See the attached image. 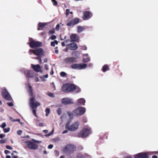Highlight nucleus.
<instances>
[{
	"label": "nucleus",
	"mask_w": 158,
	"mask_h": 158,
	"mask_svg": "<svg viewBox=\"0 0 158 158\" xmlns=\"http://www.w3.org/2000/svg\"><path fill=\"white\" fill-rule=\"evenodd\" d=\"M78 90L77 92L80 91V89L78 87L77 88L74 85L71 84H66L63 85L62 87V91L66 93L71 92L75 89Z\"/></svg>",
	"instance_id": "obj_1"
},
{
	"label": "nucleus",
	"mask_w": 158,
	"mask_h": 158,
	"mask_svg": "<svg viewBox=\"0 0 158 158\" xmlns=\"http://www.w3.org/2000/svg\"><path fill=\"white\" fill-rule=\"evenodd\" d=\"M29 106L32 109V112L33 114L36 116H37L36 115V108L38 106L40 105V104L39 102H37L34 97H32L29 99Z\"/></svg>",
	"instance_id": "obj_2"
},
{
	"label": "nucleus",
	"mask_w": 158,
	"mask_h": 158,
	"mask_svg": "<svg viewBox=\"0 0 158 158\" xmlns=\"http://www.w3.org/2000/svg\"><path fill=\"white\" fill-rule=\"evenodd\" d=\"M80 124V122L78 121L74 122L70 125L69 122H67L65 125V128L70 131H75L78 129Z\"/></svg>",
	"instance_id": "obj_3"
},
{
	"label": "nucleus",
	"mask_w": 158,
	"mask_h": 158,
	"mask_svg": "<svg viewBox=\"0 0 158 158\" xmlns=\"http://www.w3.org/2000/svg\"><path fill=\"white\" fill-rule=\"evenodd\" d=\"M23 143H25L24 147L25 148H28L30 149L35 150L38 148V146L37 144L30 140L24 141Z\"/></svg>",
	"instance_id": "obj_4"
},
{
	"label": "nucleus",
	"mask_w": 158,
	"mask_h": 158,
	"mask_svg": "<svg viewBox=\"0 0 158 158\" xmlns=\"http://www.w3.org/2000/svg\"><path fill=\"white\" fill-rule=\"evenodd\" d=\"M92 133L90 129L84 128L82 129L80 132L78 133V137H79L85 138L87 137Z\"/></svg>",
	"instance_id": "obj_5"
},
{
	"label": "nucleus",
	"mask_w": 158,
	"mask_h": 158,
	"mask_svg": "<svg viewBox=\"0 0 158 158\" xmlns=\"http://www.w3.org/2000/svg\"><path fill=\"white\" fill-rule=\"evenodd\" d=\"M76 150V146L73 144H69L65 146L63 149V151L66 154H69L75 151Z\"/></svg>",
	"instance_id": "obj_6"
},
{
	"label": "nucleus",
	"mask_w": 158,
	"mask_h": 158,
	"mask_svg": "<svg viewBox=\"0 0 158 158\" xmlns=\"http://www.w3.org/2000/svg\"><path fill=\"white\" fill-rule=\"evenodd\" d=\"M87 64L84 63L74 64H72L71 67L73 69L75 70H82L85 69Z\"/></svg>",
	"instance_id": "obj_7"
},
{
	"label": "nucleus",
	"mask_w": 158,
	"mask_h": 158,
	"mask_svg": "<svg viewBox=\"0 0 158 158\" xmlns=\"http://www.w3.org/2000/svg\"><path fill=\"white\" fill-rule=\"evenodd\" d=\"M86 109L85 107H80L75 109L73 111L74 115L79 116L84 114L85 112Z\"/></svg>",
	"instance_id": "obj_8"
},
{
	"label": "nucleus",
	"mask_w": 158,
	"mask_h": 158,
	"mask_svg": "<svg viewBox=\"0 0 158 158\" xmlns=\"http://www.w3.org/2000/svg\"><path fill=\"white\" fill-rule=\"evenodd\" d=\"M29 53L30 55L33 53L36 55L41 56L44 55L45 52L42 49L39 48L35 50L30 49L29 51Z\"/></svg>",
	"instance_id": "obj_9"
},
{
	"label": "nucleus",
	"mask_w": 158,
	"mask_h": 158,
	"mask_svg": "<svg viewBox=\"0 0 158 158\" xmlns=\"http://www.w3.org/2000/svg\"><path fill=\"white\" fill-rule=\"evenodd\" d=\"M30 42L29 44L30 46L32 48H35L37 47L41 46L42 45V43L34 40L31 39H30Z\"/></svg>",
	"instance_id": "obj_10"
},
{
	"label": "nucleus",
	"mask_w": 158,
	"mask_h": 158,
	"mask_svg": "<svg viewBox=\"0 0 158 158\" xmlns=\"http://www.w3.org/2000/svg\"><path fill=\"white\" fill-rule=\"evenodd\" d=\"M2 95L3 97L6 99L11 101L12 98L7 91L5 89H3L2 91Z\"/></svg>",
	"instance_id": "obj_11"
},
{
	"label": "nucleus",
	"mask_w": 158,
	"mask_h": 158,
	"mask_svg": "<svg viewBox=\"0 0 158 158\" xmlns=\"http://www.w3.org/2000/svg\"><path fill=\"white\" fill-rule=\"evenodd\" d=\"M61 102L64 105H67L73 104V99L71 98H65L61 99Z\"/></svg>",
	"instance_id": "obj_12"
},
{
	"label": "nucleus",
	"mask_w": 158,
	"mask_h": 158,
	"mask_svg": "<svg viewBox=\"0 0 158 158\" xmlns=\"http://www.w3.org/2000/svg\"><path fill=\"white\" fill-rule=\"evenodd\" d=\"M79 21V19L78 18H74L68 21L67 25L68 26H73L78 23Z\"/></svg>",
	"instance_id": "obj_13"
},
{
	"label": "nucleus",
	"mask_w": 158,
	"mask_h": 158,
	"mask_svg": "<svg viewBox=\"0 0 158 158\" xmlns=\"http://www.w3.org/2000/svg\"><path fill=\"white\" fill-rule=\"evenodd\" d=\"M76 62L75 58L74 57H68L64 59L63 62L64 64H68Z\"/></svg>",
	"instance_id": "obj_14"
},
{
	"label": "nucleus",
	"mask_w": 158,
	"mask_h": 158,
	"mask_svg": "<svg viewBox=\"0 0 158 158\" xmlns=\"http://www.w3.org/2000/svg\"><path fill=\"white\" fill-rule=\"evenodd\" d=\"M148 154L145 152H140L135 154L134 158H148Z\"/></svg>",
	"instance_id": "obj_15"
},
{
	"label": "nucleus",
	"mask_w": 158,
	"mask_h": 158,
	"mask_svg": "<svg viewBox=\"0 0 158 158\" xmlns=\"http://www.w3.org/2000/svg\"><path fill=\"white\" fill-rule=\"evenodd\" d=\"M36 75V73H35L32 70H29L27 71L26 77L27 78H33Z\"/></svg>",
	"instance_id": "obj_16"
},
{
	"label": "nucleus",
	"mask_w": 158,
	"mask_h": 158,
	"mask_svg": "<svg viewBox=\"0 0 158 158\" xmlns=\"http://www.w3.org/2000/svg\"><path fill=\"white\" fill-rule=\"evenodd\" d=\"M70 49L71 50H75L78 48V46L77 44L75 43L68 44L67 45Z\"/></svg>",
	"instance_id": "obj_17"
},
{
	"label": "nucleus",
	"mask_w": 158,
	"mask_h": 158,
	"mask_svg": "<svg viewBox=\"0 0 158 158\" xmlns=\"http://www.w3.org/2000/svg\"><path fill=\"white\" fill-rule=\"evenodd\" d=\"M70 39L72 42H77L79 40V37L76 34H74L71 35Z\"/></svg>",
	"instance_id": "obj_18"
},
{
	"label": "nucleus",
	"mask_w": 158,
	"mask_h": 158,
	"mask_svg": "<svg viewBox=\"0 0 158 158\" xmlns=\"http://www.w3.org/2000/svg\"><path fill=\"white\" fill-rule=\"evenodd\" d=\"M26 88L28 91L29 95L31 96L33 95V93L32 92V87L29 84H26Z\"/></svg>",
	"instance_id": "obj_19"
},
{
	"label": "nucleus",
	"mask_w": 158,
	"mask_h": 158,
	"mask_svg": "<svg viewBox=\"0 0 158 158\" xmlns=\"http://www.w3.org/2000/svg\"><path fill=\"white\" fill-rule=\"evenodd\" d=\"M90 17V14L89 11H85L83 13V19L84 20H87Z\"/></svg>",
	"instance_id": "obj_20"
},
{
	"label": "nucleus",
	"mask_w": 158,
	"mask_h": 158,
	"mask_svg": "<svg viewBox=\"0 0 158 158\" xmlns=\"http://www.w3.org/2000/svg\"><path fill=\"white\" fill-rule=\"evenodd\" d=\"M31 67L36 72H39L41 70V68L39 65H34L33 64H31Z\"/></svg>",
	"instance_id": "obj_21"
},
{
	"label": "nucleus",
	"mask_w": 158,
	"mask_h": 158,
	"mask_svg": "<svg viewBox=\"0 0 158 158\" xmlns=\"http://www.w3.org/2000/svg\"><path fill=\"white\" fill-rule=\"evenodd\" d=\"M85 100L83 98H81L77 100V104L78 105H85Z\"/></svg>",
	"instance_id": "obj_22"
},
{
	"label": "nucleus",
	"mask_w": 158,
	"mask_h": 158,
	"mask_svg": "<svg viewBox=\"0 0 158 158\" xmlns=\"http://www.w3.org/2000/svg\"><path fill=\"white\" fill-rule=\"evenodd\" d=\"M72 55L76 58H78L80 56V53L77 51H74L72 53Z\"/></svg>",
	"instance_id": "obj_23"
},
{
	"label": "nucleus",
	"mask_w": 158,
	"mask_h": 158,
	"mask_svg": "<svg viewBox=\"0 0 158 158\" xmlns=\"http://www.w3.org/2000/svg\"><path fill=\"white\" fill-rule=\"evenodd\" d=\"M46 24L44 23H39L38 24L39 27L38 30H42L44 28Z\"/></svg>",
	"instance_id": "obj_24"
},
{
	"label": "nucleus",
	"mask_w": 158,
	"mask_h": 158,
	"mask_svg": "<svg viewBox=\"0 0 158 158\" xmlns=\"http://www.w3.org/2000/svg\"><path fill=\"white\" fill-rule=\"evenodd\" d=\"M84 27L81 26H78L77 27V32L78 33H81L82 31L85 30Z\"/></svg>",
	"instance_id": "obj_25"
},
{
	"label": "nucleus",
	"mask_w": 158,
	"mask_h": 158,
	"mask_svg": "<svg viewBox=\"0 0 158 158\" xmlns=\"http://www.w3.org/2000/svg\"><path fill=\"white\" fill-rule=\"evenodd\" d=\"M90 58L89 57H83L82 61L83 62L86 63L90 61Z\"/></svg>",
	"instance_id": "obj_26"
},
{
	"label": "nucleus",
	"mask_w": 158,
	"mask_h": 158,
	"mask_svg": "<svg viewBox=\"0 0 158 158\" xmlns=\"http://www.w3.org/2000/svg\"><path fill=\"white\" fill-rule=\"evenodd\" d=\"M67 114L70 118H73V115H74L73 113H72L70 111H68L67 112Z\"/></svg>",
	"instance_id": "obj_27"
},
{
	"label": "nucleus",
	"mask_w": 158,
	"mask_h": 158,
	"mask_svg": "<svg viewBox=\"0 0 158 158\" xmlns=\"http://www.w3.org/2000/svg\"><path fill=\"white\" fill-rule=\"evenodd\" d=\"M109 68L107 64L105 65L102 68V71L103 72H106V70H108Z\"/></svg>",
	"instance_id": "obj_28"
},
{
	"label": "nucleus",
	"mask_w": 158,
	"mask_h": 158,
	"mask_svg": "<svg viewBox=\"0 0 158 158\" xmlns=\"http://www.w3.org/2000/svg\"><path fill=\"white\" fill-rule=\"evenodd\" d=\"M58 43V42L56 40H55L51 42V46L54 47L55 44H57Z\"/></svg>",
	"instance_id": "obj_29"
},
{
	"label": "nucleus",
	"mask_w": 158,
	"mask_h": 158,
	"mask_svg": "<svg viewBox=\"0 0 158 158\" xmlns=\"http://www.w3.org/2000/svg\"><path fill=\"white\" fill-rule=\"evenodd\" d=\"M57 114L59 115H60L61 113H62V110L61 108H58L57 110Z\"/></svg>",
	"instance_id": "obj_30"
},
{
	"label": "nucleus",
	"mask_w": 158,
	"mask_h": 158,
	"mask_svg": "<svg viewBox=\"0 0 158 158\" xmlns=\"http://www.w3.org/2000/svg\"><path fill=\"white\" fill-rule=\"evenodd\" d=\"M45 112L46 113V115L47 116L48 115V114L50 113V110L49 108H46L45 110Z\"/></svg>",
	"instance_id": "obj_31"
},
{
	"label": "nucleus",
	"mask_w": 158,
	"mask_h": 158,
	"mask_svg": "<svg viewBox=\"0 0 158 158\" xmlns=\"http://www.w3.org/2000/svg\"><path fill=\"white\" fill-rule=\"evenodd\" d=\"M28 70H26L25 68H22L21 69L20 71L22 73H25L26 71H27Z\"/></svg>",
	"instance_id": "obj_32"
},
{
	"label": "nucleus",
	"mask_w": 158,
	"mask_h": 158,
	"mask_svg": "<svg viewBox=\"0 0 158 158\" xmlns=\"http://www.w3.org/2000/svg\"><path fill=\"white\" fill-rule=\"evenodd\" d=\"M48 77V74H47L46 75L44 76L43 77H40V78L41 79L42 81H44L45 80L44 79V78H47Z\"/></svg>",
	"instance_id": "obj_33"
},
{
	"label": "nucleus",
	"mask_w": 158,
	"mask_h": 158,
	"mask_svg": "<svg viewBox=\"0 0 158 158\" xmlns=\"http://www.w3.org/2000/svg\"><path fill=\"white\" fill-rule=\"evenodd\" d=\"M6 126V123L5 122H3L2 123V125L0 126V127L4 129L5 128V127Z\"/></svg>",
	"instance_id": "obj_34"
},
{
	"label": "nucleus",
	"mask_w": 158,
	"mask_h": 158,
	"mask_svg": "<svg viewBox=\"0 0 158 158\" xmlns=\"http://www.w3.org/2000/svg\"><path fill=\"white\" fill-rule=\"evenodd\" d=\"M7 141V139H4L1 140H0V143L1 144L5 143Z\"/></svg>",
	"instance_id": "obj_35"
},
{
	"label": "nucleus",
	"mask_w": 158,
	"mask_h": 158,
	"mask_svg": "<svg viewBox=\"0 0 158 158\" xmlns=\"http://www.w3.org/2000/svg\"><path fill=\"white\" fill-rule=\"evenodd\" d=\"M10 130V128L9 127L7 128H5L3 129V131L4 132L7 133Z\"/></svg>",
	"instance_id": "obj_36"
},
{
	"label": "nucleus",
	"mask_w": 158,
	"mask_h": 158,
	"mask_svg": "<svg viewBox=\"0 0 158 158\" xmlns=\"http://www.w3.org/2000/svg\"><path fill=\"white\" fill-rule=\"evenodd\" d=\"M56 35H52L50 37L49 39H51L52 40H53L56 39Z\"/></svg>",
	"instance_id": "obj_37"
},
{
	"label": "nucleus",
	"mask_w": 158,
	"mask_h": 158,
	"mask_svg": "<svg viewBox=\"0 0 158 158\" xmlns=\"http://www.w3.org/2000/svg\"><path fill=\"white\" fill-rule=\"evenodd\" d=\"M55 33V30L52 29V30H50L49 31V34H52Z\"/></svg>",
	"instance_id": "obj_38"
},
{
	"label": "nucleus",
	"mask_w": 158,
	"mask_h": 158,
	"mask_svg": "<svg viewBox=\"0 0 158 158\" xmlns=\"http://www.w3.org/2000/svg\"><path fill=\"white\" fill-rule=\"evenodd\" d=\"M66 73L64 72H61L60 73L61 76L63 77L65 76L66 75Z\"/></svg>",
	"instance_id": "obj_39"
},
{
	"label": "nucleus",
	"mask_w": 158,
	"mask_h": 158,
	"mask_svg": "<svg viewBox=\"0 0 158 158\" xmlns=\"http://www.w3.org/2000/svg\"><path fill=\"white\" fill-rule=\"evenodd\" d=\"M48 95L51 97H55L54 94L52 93H49L48 94Z\"/></svg>",
	"instance_id": "obj_40"
},
{
	"label": "nucleus",
	"mask_w": 158,
	"mask_h": 158,
	"mask_svg": "<svg viewBox=\"0 0 158 158\" xmlns=\"http://www.w3.org/2000/svg\"><path fill=\"white\" fill-rule=\"evenodd\" d=\"M22 133V131L21 130H19L17 131V134L19 135H21Z\"/></svg>",
	"instance_id": "obj_41"
},
{
	"label": "nucleus",
	"mask_w": 158,
	"mask_h": 158,
	"mask_svg": "<svg viewBox=\"0 0 158 158\" xmlns=\"http://www.w3.org/2000/svg\"><path fill=\"white\" fill-rule=\"evenodd\" d=\"M34 77V80L35 82H38V81H39V79L38 77H37L36 76V75H35V76Z\"/></svg>",
	"instance_id": "obj_42"
},
{
	"label": "nucleus",
	"mask_w": 158,
	"mask_h": 158,
	"mask_svg": "<svg viewBox=\"0 0 158 158\" xmlns=\"http://www.w3.org/2000/svg\"><path fill=\"white\" fill-rule=\"evenodd\" d=\"M36 124L40 127H42L44 126V123H40L39 124L37 123H36Z\"/></svg>",
	"instance_id": "obj_43"
},
{
	"label": "nucleus",
	"mask_w": 158,
	"mask_h": 158,
	"mask_svg": "<svg viewBox=\"0 0 158 158\" xmlns=\"http://www.w3.org/2000/svg\"><path fill=\"white\" fill-rule=\"evenodd\" d=\"M69 11L70 10L69 9H66L65 15L67 16L68 15L69 13Z\"/></svg>",
	"instance_id": "obj_44"
},
{
	"label": "nucleus",
	"mask_w": 158,
	"mask_h": 158,
	"mask_svg": "<svg viewBox=\"0 0 158 158\" xmlns=\"http://www.w3.org/2000/svg\"><path fill=\"white\" fill-rule=\"evenodd\" d=\"M60 26L59 24H57L56 27V31H59L60 29Z\"/></svg>",
	"instance_id": "obj_45"
},
{
	"label": "nucleus",
	"mask_w": 158,
	"mask_h": 158,
	"mask_svg": "<svg viewBox=\"0 0 158 158\" xmlns=\"http://www.w3.org/2000/svg\"><path fill=\"white\" fill-rule=\"evenodd\" d=\"M52 2L53 3V5L56 6L57 5V2L55 0H52Z\"/></svg>",
	"instance_id": "obj_46"
},
{
	"label": "nucleus",
	"mask_w": 158,
	"mask_h": 158,
	"mask_svg": "<svg viewBox=\"0 0 158 158\" xmlns=\"http://www.w3.org/2000/svg\"><path fill=\"white\" fill-rule=\"evenodd\" d=\"M64 41L66 43V45H67V44H68V43H69L70 42H72L71 41V40H65Z\"/></svg>",
	"instance_id": "obj_47"
},
{
	"label": "nucleus",
	"mask_w": 158,
	"mask_h": 158,
	"mask_svg": "<svg viewBox=\"0 0 158 158\" xmlns=\"http://www.w3.org/2000/svg\"><path fill=\"white\" fill-rule=\"evenodd\" d=\"M6 147L7 149H10V150L12 149V148L11 146H9V145H6Z\"/></svg>",
	"instance_id": "obj_48"
},
{
	"label": "nucleus",
	"mask_w": 158,
	"mask_h": 158,
	"mask_svg": "<svg viewBox=\"0 0 158 158\" xmlns=\"http://www.w3.org/2000/svg\"><path fill=\"white\" fill-rule=\"evenodd\" d=\"M33 140L35 142L38 143H42L41 141L35 140V139H33Z\"/></svg>",
	"instance_id": "obj_49"
},
{
	"label": "nucleus",
	"mask_w": 158,
	"mask_h": 158,
	"mask_svg": "<svg viewBox=\"0 0 158 158\" xmlns=\"http://www.w3.org/2000/svg\"><path fill=\"white\" fill-rule=\"evenodd\" d=\"M44 68L46 70H48V66L47 64H45L44 65Z\"/></svg>",
	"instance_id": "obj_50"
},
{
	"label": "nucleus",
	"mask_w": 158,
	"mask_h": 158,
	"mask_svg": "<svg viewBox=\"0 0 158 158\" xmlns=\"http://www.w3.org/2000/svg\"><path fill=\"white\" fill-rule=\"evenodd\" d=\"M7 104L9 106H13L14 105L13 103L12 102H7Z\"/></svg>",
	"instance_id": "obj_51"
},
{
	"label": "nucleus",
	"mask_w": 158,
	"mask_h": 158,
	"mask_svg": "<svg viewBox=\"0 0 158 158\" xmlns=\"http://www.w3.org/2000/svg\"><path fill=\"white\" fill-rule=\"evenodd\" d=\"M53 147V145L52 144H50L48 146V149H51Z\"/></svg>",
	"instance_id": "obj_52"
},
{
	"label": "nucleus",
	"mask_w": 158,
	"mask_h": 158,
	"mask_svg": "<svg viewBox=\"0 0 158 158\" xmlns=\"http://www.w3.org/2000/svg\"><path fill=\"white\" fill-rule=\"evenodd\" d=\"M55 155L56 156H58L59 155V153L58 151H55Z\"/></svg>",
	"instance_id": "obj_53"
},
{
	"label": "nucleus",
	"mask_w": 158,
	"mask_h": 158,
	"mask_svg": "<svg viewBox=\"0 0 158 158\" xmlns=\"http://www.w3.org/2000/svg\"><path fill=\"white\" fill-rule=\"evenodd\" d=\"M14 121H17V122H19L20 124H22V123L20 121V119H15L14 120Z\"/></svg>",
	"instance_id": "obj_54"
},
{
	"label": "nucleus",
	"mask_w": 158,
	"mask_h": 158,
	"mask_svg": "<svg viewBox=\"0 0 158 158\" xmlns=\"http://www.w3.org/2000/svg\"><path fill=\"white\" fill-rule=\"evenodd\" d=\"M4 152L6 154H9L10 153V151L7 150H5L4 151Z\"/></svg>",
	"instance_id": "obj_55"
},
{
	"label": "nucleus",
	"mask_w": 158,
	"mask_h": 158,
	"mask_svg": "<svg viewBox=\"0 0 158 158\" xmlns=\"http://www.w3.org/2000/svg\"><path fill=\"white\" fill-rule=\"evenodd\" d=\"M5 135L4 134H0V138H2L3 137L5 136Z\"/></svg>",
	"instance_id": "obj_56"
},
{
	"label": "nucleus",
	"mask_w": 158,
	"mask_h": 158,
	"mask_svg": "<svg viewBox=\"0 0 158 158\" xmlns=\"http://www.w3.org/2000/svg\"><path fill=\"white\" fill-rule=\"evenodd\" d=\"M68 132V131L67 130H65L64 131H63L62 132V134H64L67 133Z\"/></svg>",
	"instance_id": "obj_57"
},
{
	"label": "nucleus",
	"mask_w": 158,
	"mask_h": 158,
	"mask_svg": "<svg viewBox=\"0 0 158 158\" xmlns=\"http://www.w3.org/2000/svg\"><path fill=\"white\" fill-rule=\"evenodd\" d=\"M83 57H88V54H84L83 55Z\"/></svg>",
	"instance_id": "obj_58"
},
{
	"label": "nucleus",
	"mask_w": 158,
	"mask_h": 158,
	"mask_svg": "<svg viewBox=\"0 0 158 158\" xmlns=\"http://www.w3.org/2000/svg\"><path fill=\"white\" fill-rule=\"evenodd\" d=\"M57 48V47H56L55 48V52L56 54H58V53L59 51H58V50L56 49Z\"/></svg>",
	"instance_id": "obj_59"
},
{
	"label": "nucleus",
	"mask_w": 158,
	"mask_h": 158,
	"mask_svg": "<svg viewBox=\"0 0 158 158\" xmlns=\"http://www.w3.org/2000/svg\"><path fill=\"white\" fill-rule=\"evenodd\" d=\"M65 44H66V43L65 42V41L62 42L61 43V45L63 46H65Z\"/></svg>",
	"instance_id": "obj_60"
},
{
	"label": "nucleus",
	"mask_w": 158,
	"mask_h": 158,
	"mask_svg": "<svg viewBox=\"0 0 158 158\" xmlns=\"http://www.w3.org/2000/svg\"><path fill=\"white\" fill-rule=\"evenodd\" d=\"M93 64L92 63H90L89 64L88 66L89 67H92L93 66Z\"/></svg>",
	"instance_id": "obj_61"
},
{
	"label": "nucleus",
	"mask_w": 158,
	"mask_h": 158,
	"mask_svg": "<svg viewBox=\"0 0 158 158\" xmlns=\"http://www.w3.org/2000/svg\"><path fill=\"white\" fill-rule=\"evenodd\" d=\"M10 118V119L11 121H13V122H15V121H14V120H15V119H14L12 118V117H10V118Z\"/></svg>",
	"instance_id": "obj_62"
},
{
	"label": "nucleus",
	"mask_w": 158,
	"mask_h": 158,
	"mask_svg": "<svg viewBox=\"0 0 158 158\" xmlns=\"http://www.w3.org/2000/svg\"><path fill=\"white\" fill-rule=\"evenodd\" d=\"M3 111H4L3 109L2 108H0V111L2 112H3Z\"/></svg>",
	"instance_id": "obj_63"
},
{
	"label": "nucleus",
	"mask_w": 158,
	"mask_h": 158,
	"mask_svg": "<svg viewBox=\"0 0 158 158\" xmlns=\"http://www.w3.org/2000/svg\"><path fill=\"white\" fill-rule=\"evenodd\" d=\"M125 158H132V157L130 155L126 156Z\"/></svg>",
	"instance_id": "obj_64"
}]
</instances>
